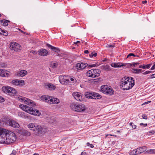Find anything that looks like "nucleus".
Returning <instances> with one entry per match:
<instances>
[{"mask_svg":"<svg viewBox=\"0 0 155 155\" xmlns=\"http://www.w3.org/2000/svg\"><path fill=\"white\" fill-rule=\"evenodd\" d=\"M121 82V85L124 90L132 88L135 84L134 78L131 77H124L122 78Z\"/></svg>","mask_w":155,"mask_h":155,"instance_id":"f257e3e1","label":"nucleus"},{"mask_svg":"<svg viewBox=\"0 0 155 155\" xmlns=\"http://www.w3.org/2000/svg\"><path fill=\"white\" fill-rule=\"evenodd\" d=\"M5 130L3 138L2 139L1 143L9 144L14 142L16 140L15 134L13 132H8Z\"/></svg>","mask_w":155,"mask_h":155,"instance_id":"f03ea898","label":"nucleus"},{"mask_svg":"<svg viewBox=\"0 0 155 155\" xmlns=\"http://www.w3.org/2000/svg\"><path fill=\"white\" fill-rule=\"evenodd\" d=\"M28 126L30 130L34 131L35 134L38 136L45 133L46 131L40 125L36 124L31 123L28 124Z\"/></svg>","mask_w":155,"mask_h":155,"instance_id":"7ed1b4c3","label":"nucleus"},{"mask_svg":"<svg viewBox=\"0 0 155 155\" xmlns=\"http://www.w3.org/2000/svg\"><path fill=\"white\" fill-rule=\"evenodd\" d=\"M19 107L22 110L31 114L35 115H40L41 113L38 110H36L34 108L30 107L26 105L21 104Z\"/></svg>","mask_w":155,"mask_h":155,"instance_id":"20e7f679","label":"nucleus"},{"mask_svg":"<svg viewBox=\"0 0 155 155\" xmlns=\"http://www.w3.org/2000/svg\"><path fill=\"white\" fill-rule=\"evenodd\" d=\"M2 91L11 96H14L17 93L16 90L9 86H3L2 88Z\"/></svg>","mask_w":155,"mask_h":155,"instance_id":"39448f33","label":"nucleus"},{"mask_svg":"<svg viewBox=\"0 0 155 155\" xmlns=\"http://www.w3.org/2000/svg\"><path fill=\"white\" fill-rule=\"evenodd\" d=\"M99 64L98 63H95V64H90L88 65V64L83 62H80L77 63L76 64L75 67L78 70H82L84 69L87 66H88V67H93L95 66H98Z\"/></svg>","mask_w":155,"mask_h":155,"instance_id":"423d86ee","label":"nucleus"},{"mask_svg":"<svg viewBox=\"0 0 155 155\" xmlns=\"http://www.w3.org/2000/svg\"><path fill=\"white\" fill-rule=\"evenodd\" d=\"M101 92L107 95H111L114 94V91L113 89L107 85L101 86Z\"/></svg>","mask_w":155,"mask_h":155,"instance_id":"0eeeda50","label":"nucleus"},{"mask_svg":"<svg viewBox=\"0 0 155 155\" xmlns=\"http://www.w3.org/2000/svg\"><path fill=\"white\" fill-rule=\"evenodd\" d=\"M101 72L100 70L99 69H92L86 73V75L88 77L95 78L99 76Z\"/></svg>","mask_w":155,"mask_h":155,"instance_id":"6e6552de","label":"nucleus"},{"mask_svg":"<svg viewBox=\"0 0 155 155\" xmlns=\"http://www.w3.org/2000/svg\"><path fill=\"white\" fill-rule=\"evenodd\" d=\"M85 97L91 99H99L101 97V96L98 93L93 92H88L85 94Z\"/></svg>","mask_w":155,"mask_h":155,"instance_id":"1a4fd4ad","label":"nucleus"},{"mask_svg":"<svg viewBox=\"0 0 155 155\" xmlns=\"http://www.w3.org/2000/svg\"><path fill=\"white\" fill-rule=\"evenodd\" d=\"M10 83L13 85L19 87H22L25 84L24 80L18 79L13 80Z\"/></svg>","mask_w":155,"mask_h":155,"instance_id":"9d476101","label":"nucleus"},{"mask_svg":"<svg viewBox=\"0 0 155 155\" xmlns=\"http://www.w3.org/2000/svg\"><path fill=\"white\" fill-rule=\"evenodd\" d=\"M18 99L19 101L24 102L26 104L29 105L30 104L31 105L35 106L34 102L28 98L20 96L18 97Z\"/></svg>","mask_w":155,"mask_h":155,"instance_id":"9b49d317","label":"nucleus"},{"mask_svg":"<svg viewBox=\"0 0 155 155\" xmlns=\"http://www.w3.org/2000/svg\"><path fill=\"white\" fill-rule=\"evenodd\" d=\"M10 48L11 50L16 52L18 51L21 50L20 45L19 44L14 42L11 43Z\"/></svg>","mask_w":155,"mask_h":155,"instance_id":"f8f14e48","label":"nucleus"},{"mask_svg":"<svg viewBox=\"0 0 155 155\" xmlns=\"http://www.w3.org/2000/svg\"><path fill=\"white\" fill-rule=\"evenodd\" d=\"M59 81L60 83L62 84H64L65 83H69V81H70L69 79L66 78V76H60L59 77Z\"/></svg>","mask_w":155,"mask_h":155,"instance_id":"ddd939ff","label":"nucleus"},{"mask_svg":"<svg viewBox=\"0 0 155 155\" xmlns=\"http://www.w3.org/2000/svg\"><path fill=\"white\" fill-rule=\"evenodd\" d=\"M52 97L48 95H43L41 97V99L42 100L50 104L52 101Z\"/></svg>","mask_w":155,"mask_h":155,"instance_id":"4468645a","label":"nucleus"},{"mask_svg":"<svg viewBox=\"0 0 155 155\" xmlns=\"http://www.w3.org/2000/svg\"><path fill=\"white\" fill-rule=\"evenodd\" d=\"M76 107V111L78 112L84 111L85 110V105L82 104H77V106Z\"/></svg>","mask_w":155,"mask_h":155,"instance_id":"2eb2a0df","label":"nucleus"},{"mask_svg":"<svg viewBox=\"0 0 155 155\" xmlns=\"http://www.w3.org/2000/svg\"><path fill=\"white\" fill-rule=\"evenodd\" d=\"M38 54L41 56H46L49 55L48 51L46 49L42 48L39 49L38 51Z\"/></svg>","mask_w":155,"mask_h":155,"instance_id":"dca6fc26","label":"nucleus"},{"mask_svg":"<svg viewBox=\"0 0 155 155\" xmlns=\"http://www.w3.org/2000/svg\"><path fill=\"white\" fill-rule=\"evenodd\" d=\"M81 94L80 93L78 92H74L72 94L73 96L75 99L79 101H81L82 100V96Z\"/></svg>","mask_w":155,"mask_h":155,"instance_id":"f3484780","label":"nucleus"},{"mask_svg":"<svg viewBox=\"0 0 155 155\" xmlns=\"http://www.w3.org/2000/svg\"><path fill=\"white\" fill-rule=\"evenodd\" d=\"M8 123L10 126L14 128H18L20 127L18 123L14 120H9Z\"/></svg>","mask_w":155,"mask_h":155,"instance_id":"a211bd4d","label":"nucleus"},{"mask_svg":"<svg viewBox=\"0 0 155 155\" xmlns=\"http://www.w3.org/2000/svg\"><path fill=\"white\" fill-rule=\"evenodd\" d=\"M27 74V71L25 70H21L19 71L16 72L15 75L18 77H23L26 75Z\"/></svg>","mask_w":155,"mask_h":155,"instance_id":"6ab92c4d","label":"nucleus"},{"mask_svg":"<svg viewBox=\"0 0 155 155\" xmlns=\"http://www.w3.org/2000/svg\"><path fill=\"white\" fill-rule=\"evenodd\" d=\"M138 154L141 153L146 151L147 149V148L146 146H143L137 149Z\"/></svg>","mask_w":155,"mask_h":155,"instance_id":"aec40b11","label":"nucleus"},{"mask_svg":"<svg viewBox=\"0 0 155 155\" xmlns=\"http://www.w3.org/2000/svg\"><path fill=\"white\" fill-rule=\"evenodd\" d=\"M18 115V116L20 117L24 118H28V114L24 112H19Z\"/></svg>","mask_w":155,"mask_h":155,"instance_id":"412c9836","label":"nucleus"},{"mask_svg":"<svg viewBox=\"0 0 155 155\" xmlns=\"http://www.w3.org/2000/svg\"><path fill=\"white\" fill-rule=\"evenodd\" d=\"M9 74L7 73L5 70L0 69V76L3 77H6L8 76Z\"/></svg>","mask_w":155,"mask_h":155,"instance_id":"4be33fe9","label":"nucleus"},{"mask_svg":"<svg viewBox=\"0 0 155 155\" xmlns=\"http://www.w3.org/2000/svg\"><path fill=\"white\" fill-rule=\"evenodd\" d=\"M46 45L49 48H50L52 50H54L55 52H57L58 51H60L59 49L58 48H56L48 44H46Z\"/></svg>","mask_w":155,"mask_h":155,"instance_id":"5701e85b","label":"nucleus"},{"mask_svg":"<svg viewBox=\"0 0 155 155\" xmlns=\"http://www.w3.org/2000/svg\"><path fill=\"white\" fill-rule=\"evenodd\" d=\"M52 101L50 104H57L60 102L59 100L57 98L52 97Z\"/></svg>","mask_w":155,"mask_h":155,"instance_id":"b1692460","label":"nucleus"},{"mask_svg":"<svg viewBox=\"0 0 155 155\" xmlns=\"http://www.w3.org/2000/svg\"><path fill=\"white\" fill-rule=\"evenodd\" d=\"M145 153L148 154H155V149L149 150L146 151Z\"/></svg>","mask_w":155,"mask_h":155,"instance_id":"393cba45","label":"nucleus"},{"mask_svg":"<svg viewBox=\"0 0 155 155\" xmlns=\"http://www.w3.org/2000/svg\"><path fill=\"white\" fill-rule=\"evenodd\" d=\"M10 21L8 20H3V22H2L1 25L5 26H7L8 25V23Z\"/></svg>","mask_w":155,"mask_h":155,"instance_id":"a878e982","label":"nucleus"},{"mask_svg":"<svg viewBox=\"0 0 155 155\" xmlns=\"http://www.w3.org/2000/svg\"><path fill=\"white\" fill-rule=\"evenodd\" d=\"M132 71L135 74H139L141 72L142 70L140 69H132Z\"/></svg>","mask_w":155,"mask_h":155,"instance_id":"bb28decb","label":"nucleus"},{"mask_svg":"<svg viewBox=\"0 0 155 155\" xmlns=\"http://www.w3.org/2000/svg\"><path fill=\"white\" fill-rule=\"evenodd\" d=\"M134 57H139L138 55H136L133 53L129 54L127 56V58H132Z\"/></svg>","mask_w":155,"mask_h":155,"instance_id":"cd10ccee","label":"nucleus"},{"mask_svg":"<svg viewBox=\"0 0 155 155\" xmlns=\"http://www.w3.org/2000/svg\"><path fill=\"white\" fill-rule=\"evenodd\" d=\"M5 130H2V131H0V141L1 143L2 139L3 138Z\"/></svg>","mask_w":155,"mask_h":155,"instance_id":"c85d7f7f","label":"nucleus"},{"mask_svg":"<svg viewBox=\"0 0 155 155\" xmlns=\"http://www.w3.org/2000/svg\"><path fill=\"white\" fill-rule=\"evenodd\" d=\"M77 104L74 103H72L70 105V107L71 109L73 110L76 111V106H77Z\"/></svg>","mask_w":155,"mask_h":155,"instance_id":"c756f323","label":"nucleus"},{"mask_svg":"<svg viewBox=\"0 0 155 155\" xmlns=\"http://www.w3.org/2000/svg\"><path fill=\"white\" fill-rule=\"evenodd\" d=\"M47 86L50 89V90L54 89L55 88L54 85L51 83L48 84Z\"/></svg>","mask_w":155,"mask_h":155,"instance_id":"7c9ffc66","label":"nucleus"},{"mask_svg":"<svg viewBox=\"0 0 155 155\" xmlns=\"http://www.w3.org/2000/svg\"><path fill=\"white\" fill-rule=\"evenodd\" d=\"M130 155H138L137 149H135L133 150L130 153Z\"/></svg>","mask_w":155,"mask_h":155,"instance_id":"2f4dec72","label":"nucleus"},{"mask_svg":"<svg viewBox=\"0 0 155 155\" xmlns=\"http://www.w3.org/2000/svg\"><path fill=\"white\" fill-rule=\"evenodd\" d=\"M97 54L95 52H92L91 54H89V56L90 58L95 57L97 56Z\"/></svg>","mask_w":155,"mask_h":155,"instance_id":"473e14b6","label":"nucleus"},{"mask_svg":"<svg viewBox=\"0 0 155 155\" xmlns=\"http://www.w3.org/2000/svg\"><path fill=\"white\" fill-rule=\"evenodd\" d=\"M115 47V44H113L112 45H107L106 46V48H110L111 49H113V48Z\"/></svg>","mask_w":155,"mask_h":155,"instance_id":"72a5a7b5","label":"nucleus"},{"mask_svg":"<svg viewBox=\"0 0 155 155\" xmlns=\"http://www.w3.org/2000/svg\"><path fill=\"white\" fill-rule=\"evenodd\" d=\"M7 64L6 63L1 62L0 63V67L3 68H5L7 66Z\"/></svg>","mask_w":155,"mask_h":155,"instance_id":"f704fd0d","label":"nucleus"},{"mask_svg":"<svg viewBox=\"0 0 155 155\" xmlns=\"http://www.w3.org/2000/svg\"><path fill=\"white\" fill-rule=\"evenodd\" d=\"M58 65V64L54 62L51 63V67L52 68L56 67Z\"/></svg>","mask_w":155,"mask_h":155,"instance_id":"c9c22d12","label":"nucleus"},{"mask_svg":"<svg viewBox=\"0 0 155 155\" xmlns=\"http://www.w3.org/2000/svg\"><path fill=\"white\" fill-rule=\"evenodd\" d=\"M139 64L138 62H134L130 64V67H134L138 65Z\"/></svg>","mask_w":155,"mask_h":155,"instance_id":"e433bc0d","label":"nucleus"},{"mask_svg":"<svg viewBox=\"0 0 155 155\" xmlns=\"http://www.w3.org/2000/svg\"><path fill=\"white\" fill-rule=\"evenodd\" d=\"M69 79L70 80V81H69V82L71 81L73 82V83H74V82H76V80L75 79V78L74 77L72 78L71 76H70L69 77Z\"/></svg>","mask_w":155,"mask_h":155,"instance_id":"4c0bfd02","label":"nucleus"},{"mask_svg":"<svg viewBox=\"0 0 155 155\" xmlns=\"http://www.w3.org/2000/svg\"><path fill=\"white\" fill-rule=\"evenodd\" d=\"M117 68L121 67L122 66H125V65H124L122 64L121 63H116Z\"/></svg>","mask_w":155,"mask_h":155,"instance_id":"58836bf2","label":"nucleus"},{"mask_svg":"<svg viewBox=\"0 0 155 155\" xmlns=\"http://www.w3.org/2000/svg\"><path fill=\"white\" fill-rule=\"evenodd\" d=\"M3 32L2 35H3L5 36H7L8 35V33L7 31L3 30Z\"/></svg>","mask_w":155,"mask_h":155,"instance_id":"ea45409f","label":"nucleus"},{"mask_svg":"<svg viewBox=\"0 0 155 155\" xmlns=\"http://www.w3.org/2000/svg\"><path fill=\"white\" fill-rule=\"evenodd\" d=\"M151 65V64H149L146 65H143L145 67V68H143V69L148 68L150 67Z\"/></svg>","mask_w":155,"mask_h":155,"instance_id":"a19ab883","label":"nucleus"},{"mask_svg":"<svg viewBox=\"0 0 155 155\" xmlns=\"http://www.w3.org/2000/svg\"><path fill=\"white\" fill-rule=\"evenodd\" d=\"M130 126H131L134 129H135L136 127V126L135 125H134L133 123H132V122H131L130 123Z\"/></svg>","mask_w":155,"mask_h":155,"instance_id":"79ce46f5","label":"nucleus"},{"mask_svg":"<svg viewBox=\"0 0 155 155\" xmlns=\"http://www.w3.org/2000/svg\"><path fill=\"white\" fill-rule=\"evenodd\" d=\"M104 69L106 71H108L110 70V69L109 67V66L106 65L104 68Z\"/></svg>","mask_w":155,"mask_h":155,"instance_id":"37998d69","label":"nucleus"},{"mask_svg":"<svg viewBox=\"0 0 155 155\" xmlns=\"http://www.w3.org/2000/svg\"><path fill=\"white\" fill-rule=\"evenodd\" d=\"M87 145L88 146H89L91 148H93L94 147V146L93 144H90V143L88 142L87 143Z\"/></svg>","mask_w":155,"mask_h":155,"instance_id":"c03bdc74","label":"nucleus"},{"mask_svg":"<svg viewBox=\"0 0 155 155\" xmlns=\"http://www.w3.org/2000/svg\"><path fill=\"white\" fill-rule=\"evenodd\" d=\"M152 72H153L152 71H147L145 72H144L143 73V74L144 75L147 74H150V73Z\"/></svg>","mask_w":155,"mask_h":155,"instance_id":"a18cd8bd","label":"nucleus"},{"mask_svg":"<svg viewBox=\"0 0 155 155\" xmlns=\"http://www.w3.org/2000/svg\"><path fill=\"white\" fill-rule=\"evenodd\" d=\"M111 65L113 67L117 68V65L116 63H112L111 64Z\"/></svg>","mask_w":155,"mask_h":155,"instance_id":"49530a36","label":"nucleus"},{"mask_svg":"<svg viewBox=\"0 0 155 155\" xmlns=\"http://www.w3.org/2000/svg\"><path fill=\"white\" fill-rule=\"evenodd\" d=\"M155 78V74H152L150 76V77L148 78L149 79L153 78Z\"/></svg>","mask_w":155,"mask_h":155,"instance_id":"de8ad7c7","label":"nucleus"},{"mask_svg":"<svg viewBox=\"0 0 155 155\" xmlns=\"http://www.w3.org/2000/svg\"><path fill=\"white\" fill-rule=\"evenodd\" d=\"M142 117L143 118L145 119H147V117L146 114H143L142 115Z\"/></svg>","mask_w":155,"mask_h":155,"instance_id":"09e8293b","label":"nucleus"},{"mask_svg":"<svg viewBox=\"0 0 155 155\" xmlns=\"http://www.w3.org/2000/svg\"><path fill=\"white\" fill-rule=\"evenodd\" d=\"M16 153V152L15 150H13L10 155H15Z\"/></svg>","mask_w":155,"mask_h":155,"instance_id":"8fccbe9b","label":"nucleus"},{"mask_svg":"<svg viewBox=\"0 0 155 155\" xmlns=\"http://www.w3.org/2000/svg\"><path fill=\"white\" fill-rule=\"evenodd\" d=\"M4 101V99L2 97L0 96V102H3Z\"/></svg>","mask_w":155,"mask_h":155,"instance_id":"3c124183","label":"nucleus"},{"mask_svg":"<svg viewBox=\"0 0 155 155\" xmlns=\"http://www.w3.org/2000/svg\"><path fill=\"white\" fill-rule=\"evenodd\" d=\"M140 126H143V127H146L147 126V124H143L142 123H140Z\"/></svg>","mask_w":155,"mask_h":155,"instance_id":"603ef678","label":"nucleus"},{"mask_svg":"<svg viewBox=\"0 0 155 155\" xmlns=\"http://www.w3.org/2000/svg\"><path fill=\"white\" fill-rule=\"evenodd\" d=\"M155 68V64L153 65L152 67L151 68L150 70H153Z\"/></svg>","mask_w":155,"mask_h":155,"instance_id":"864d4df0","label":"nucleus"},{"mask_svg":"<svg viewBox=\"0 0 155 155\" xmlns=\"http://www.w3.org/2000/svg\"><path fill=\"white\" fill-rule=\"evenodd\" d=\"M150 133L153 134L155 133V131L154 130H151L149 132Z\"/></svg>","mask_w":155,"mask_h":155,"instance_id":"5fc2aeb1","label":"nucleus"},{"mask_svg":"<svg viewBox=\"0 0 155 155\" xmlns=\"http://www.w3.org/2000/svg\"><path fill=\"white\" fill-rule=\"evenodd\" d=\"M30 53H31L33 54H35L36 53V51H30Z\"/></svg>","mask_w":155,"mask_h":155,"instance_id":"6e6d98bb","label":"nucleus"},{"mask_svg":"<svg viewBox=\"0 0 155 155\" xmlns=\"http://www.w3.org/2000/svg\"><path fill=\"white\" fill-rule=\"evenodd\" d=\"M3 30L2 29V28H0V34L2 35V33H3Z\"/></svg>","mask_w":155,"mask_h":155,"instance_id":"4d7b16f0","label":"nucleus"},{"mask_svg":"<svg viewBox=\"0 0 155 155\" xmlns=\"http://www.w3.org/2000/svg\"><path fill=\"white\" fill-rule=\"evenodd\" d=\"M139 68L143 69V68H145V67L144 66H142V65H139Z\"/></svg>","mask_w":155,"mask_h":155,"instance_id":"13d9d810","label":"nucleus"},{"mask_svg":"<svg viewBox=\"0 0 155 155\" xmlns=\"http://www.w3.org/2000/svg\"><path fill=\"white\" fill-rule=\"evenodd\" d=\"M84 53L85 54H88L89 53L88 51L87 50H86L84 51Z\"/></svg>","mask_w":155,"mask_h":155,"instance_id":"bf43d9fd","label":"nucleus"},{"mask_svg":"<svg viewBox=\"0 0 155 155\" xmlns=\"http://www.w3.org/2000/svg\"><path fill=\"white\" fill-rule=\"evenodd\" d=\"M147 2V1H143L142 2V3L143 4H145Z\"/></svg>","mask_w":155,"mask_h":155,"instance_id":"052dcab7","label":"nucleus"},{"mask_svg":"<svg viewBox=\"0 0 155 155\" xmlns=\"http://www.w3.org/2000/svg\"><path fill=\"white\" fill-rule=\"evenodd\" d=\"M80 43V41H77L76 42H74V43L75 44H76L78 43Z\"/></svg>","mask_w":155,"mask_h":155,"instance_id":"680f3d73","label":"nucleus"},{"mask_svg":"<svg viewBox=\"0 0 155 155\" xmlns=\"http://www.w3.org/2000/svg\"><path fill=\"white\" fill-rule=\"evenodd\" d=\"M19 31H21V32L23 33L24 34L25 33V32L23 31H22L21 30V29H19Z\"/></svg>","mask_w":155,"mask_h":155,"instance_id":"e2e57ef3","label":"nucleus"},{"mask_svg":"<svg viewBox=\"0 0 155 155\" xmlns=\"http://www.w3.org/2000/svg\"><path fill=\"white\" fill-rule=\"evenodd\" d=\"M151 102V101H148L147 102H145L144 103L145 104H148V103H150V102Z\"/></svg>","mask_w":155,"mask_h":155,"instance_id":"0e129e2a","label":"nucleus"},{"mask_svg":"<svg viewBox=\"0 0 155 155\" xmlns=\"http://www.w3.org/2000/svg\"><path fill=\"white\" fill-rule=\"evenodd\" d=\"M110 135L111 136H113L115 137H116V135H111V134H110Z\"/></svg>","mask_w":155,"mask_h":155,"instance_id":"69168bd1","label":"nucleus"},{"mask_svg":"<svg viewBox=\"0 0 155 155\" xmlns=\"http://www.w3.org/2000/svg\"><path fill=\"white\" fill-rule=\"evenodd\" d=\"M2 22H3V20H0V24H1Z\"/></svg>","mask_w":155,"mask_h":155,"instance_id":"338daca9","label":"nucleus"},{"mask_svg":"<svg viewBox=\"0 0 155 155\" xmlns=\"http://www.w3.org/2000/svg\"><path fill=\"white\" fill-rule=\"evenodd\" d=\"M33 155H39L38 153H34Z\"/></svg>","mask_w":155,"mask_h":155,"instance_id":"774afa93","label":"nucleus"}]
</instances>
